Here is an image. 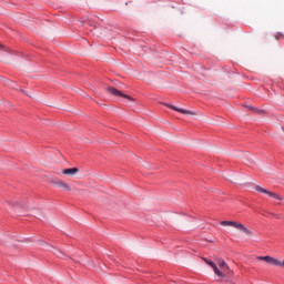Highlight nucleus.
Masks as SVG:
<instances>
[{
    "label": "nucleus",
    "instance_id": "1",
    "mask_svg": "<svg viewBox=\"0 0 284 284\" xmlns=\"http://www.w3.org/2000/svg\"><path fill=\"white\" fill-rule=\"evenodd\" d=\"M207 265L213 270L214 275L216 278H220L223 281V278H227V276H234V271L230 268V265L223 258H217L216 262L212 260H204Z\"/></svg>",
    "mask_w": 284,
    "mask_h": 284
},
{
    "label": "nucleus",
    "instance_id": "2",
    "mask_svg": "<svg viewBox=\"0 0 284 284\" xmlns=\"http://www.w3.org/2000/svg\"><path fill=\"white\" fill-rule=\"evenodd\" d=\"M220 225H223V227H233L241 234H245V236H252V230L239 221H222Z\"/></svg>",
    "mask_w": 284,
    "mask_h": 284
},
{
    "label": "nucleus",
    "instance_id": "3",
    "mask_svg": "<svg viewBox=\"0 0 284 284\" xmlns=\"http://www.w3.org/2000/svg\"><path fill=\"white\" fill-rule=\"evenodd\" d=\"M109 94H112L113 97H120L121 99H124L125 103H129L130 105H133V103H136V100L128 94H124L123 92L116 90L115 88H108Z\"/></svg>",
    "mask_w": 284,
    "mask_h": 284
},
{
    "label": "nucleus",
    "instance_id": "4",
    "mask_svg": "<svg viewBox=\"0 0 284 284\" xmlns=\"http://www.w3.org/2000/svg\"><path fill=\"white\" fill-rule=\"evenodd\" d=\"M255 190H256V192H260V194H265L270 199H275L276 201H283V197H281L280 195H277L276 193H274L272 191H267V189H265V187L256 186Z\"/></svg>",
    "mask_w": 284,
    "mask_h": 284
},
{
    "label": "nucleus",
    "instance_id": "5",
    "mask_svg": "<svg viewBox=\"0 0 284 284\" xmlns=\"http://www.w3.org/2000/svg\"><path fill=\"white\" fill-rule=\"evenodd\" d=\"M165 106L170 108V110H174L175 112H180V114H186L187 116H194V115L199 114L197 112L181 109V108L175 106V105L165 104Z\"/></svg>",
    "mask_w": 284,
    "mask_h": 284
},
{
    "label": "nucleus",
    "instance_id": "6",
    "mask_svg": "<svg viewBox=\"0 0 284 284\" xmlns=\"http://www.w3.org/2000/svg\"><path fill=\"white\" fill-rule=\"evenodd\" d=\"M260 261H265V263H268V265H274V267H280L281 260L272 256H261L258 257Z\"/></svg>",
    "mask_w": 284,
    "mask_h": 284
},
{
    "label": "nucleus",
    "instance_id": "7",
    "mask_svg": "<svg viewBox=\"0 0 284 284\" xmlns=\"http://www.w3.org/2000/svg\"><path fill=\"white\" fill-rule=\"evenodd\" d=\"M62 174L67 176H75V174H79V169L77 168L64 169L62 170Z\"/></svg>",
    "mask_w": 284,
    "mask_h": 284
},
{
    "label": "nucleus",
    "instance_id": "8",
    "mask_svg": "<svg viewBox=\"0 0 284 284\" xmlns=\"http://www.w3.org/2000/svg\"><path fill=\"white\" fill-rule=\"evenodd\" d=\"M58 185H59V187H62V190H65L67 192H70V184H68V183H65V182H63V181H59L58 182Z\"/></svg>",
    "mask_w": 284,
    "mask_h": 284
},
{
    "label": "nucleus",
    "instance_id": "9",
    "mask_svg": "<svg viewBox=\"0 0 284 284\" xmlns=\"http://www.w3.org/2000/svg\"><path fill=\"white\" fill-rule=\"evenodd\" d=\"M14 207H18L20 210H28V206L22 202H16Z\"/></svg>",
    "mask_w": 284,
    "mask_h": 284
},
{
    "label": "nucleus",
    "instance_id": "10",
    "mask_svg": "<svg viewBox=\"0 0 284 284\" xmlns=\"http://www.w3.org/2000/svg\"><path fill=\"white\" fill-rule=\"evenodd\" d=\"M280 267H282L284 270V260L280 261Z\"/></svg>",
    "mask_w": 284,
    "mask_h": 284
},
{
    "label": "nucleus",
    "instance_id": "11",
    "mask_svg": "<svg viewBox=\"0 0 284 284\" xmlns=\"http://www.w3.org/2000/svg\"><path fill=\"white\" fill-rule=\"evenodd\" d=\"M1 48H3V44H0V50H1Z\"/></svg>",
    "mask_w": 284,
    "mask_h": 284
}]
</instances>
